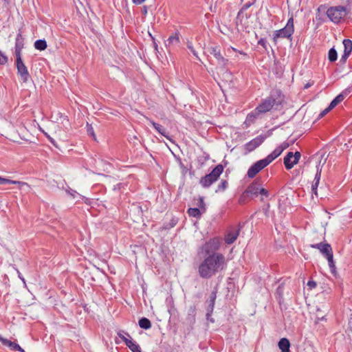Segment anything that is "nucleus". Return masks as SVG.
Returning <instances> with one entry per match:
<instances>
[{
    "mask_svg": "<svg viewBox=\"0 0 352 352\" xmlns=\"http://www.w3.org/2000/svg\"><path fill=\"white\" fill-rule=\"evenodd\" d=\"M259 194L263 195V196H265V197H267L269 196V192L266 189L262 188L261 186L260 190H259L258 195Z\"/></svg>",
    "mask_w": 352,
    "mask_h": 352,
    "instance_id": "a18cd8bd",
    "label": "nucleus"
},
{
    "mask_svg": "<svg viewBox=\"0 0 352 352\" xmlns=\"http://www.w3.org/2000/svg\"><path fill=\"white\" fill-rule=\"evenodd\" d=\"M211 316H212V315H208V311L206 312V319H207L208 320H210V322H214V319H213V318H211Z\"/></svg>",
    "mask_w": 352,
    "mask_h": 352,
    "instance_id": "4d7b16f0",
    "label": "nucleus"
},
{
    "mask_svg": "<svg viewBox=\"0 0 352 352\" xmlns=\"http://www.w3.org/2000/svg\"><path fill=\"white\" fill-rule=\"evenodd\" d=\"M146 119L149 121V122L152 124V126L154 127V129L162 135L164 136L166 139L171 140L170 137L168 135V133L166 131V129L162 126L161 124L155 122L154 121L151 120L148 118H146Z\"/></svg>",
    "mask_w": 352,
    "mask_h": 352,
    "instance_id": "aec40b11",
    "label": "nucleus"
},
{
    "mask_svg": "<svg viewBox=\"0 0 352 352\" xmlns=\"http://www.w3.org/2000/svg\"><path fill=\"white\" fill-rule=\"evenodd\" d=\"M258 45H261L265 50H267V41L264 38H261L258 41Z\"/></svg>",
    "mask_w": 352,
    "mask_h": 352,
    "instance_id": "79ce46f5",
    "label": "nucleus"
},
{
    "mask_svg": "<svg viewBox=\"0 0 352 352\" xmlns=\"http://www.w3.org/2000/svg\"><path fill=\"white\" fill-rule=\"evenodd\" d=\"M126 346L129 347L132 352H142L139 344L132 340H126Z\"/></svg>",
    "mask_w": 352,
    "mask_h": 352,
    "instance_id": "b1692460",
    "label": "nucleus"
},
{
    "mask_svg": "<svg viewBox=\"0 0 352 352\" xmlns=\"http://www.w3.org/2000/svg\"><path fill=\"white\" fill-rule=\"evenodd\" d=\"M347 14L346 8L342 6H332L326 10V14L331 21L338 24Z\"/></svg>",
    "mask_w": 352,
    "mask_h": 352,
    "instance_id": "39448f33",
    "label": "nucleus"
},
{
    "mask_svg": "<svg viewBox=\"0 0 352 352\" xmlns=\"http://www.w3.org/2000/svg\"><path fill=\"white\" fill-rule=\"evenodd\" d=\"M250 198L249 195L248 194H245V190L241 194L239 199V203L240 204H244L246 203L248 199Z\"/></svg>",
    "mask_w": 352,
    "mask_h": 352,
    "instance_id": "4c0bfd02",
    "label": "nucleus"
},
{
    "mask_svg": "<svg viewBox=\"0 0 352 352\" xmlns=\"http://www.w3.org/2000/svg\"><path fill=\"white\" fill-rule=\"evenodd\" d=\"M34 45L36 50L40 51L45 50L47 47V42L45 39H39L36 41Z\"/></svg>",
    "mask_w": 352,
    "mask_h": 352,
    "instance_id": "c756f323",
    "label": "nucleus"
},
{
    "mask_svg": "<svg viewBox=\"0 0 352 352\" xmlns=\"http://www.w3.org/2000/svg\"><path fill=\"white\" fill-rule=\"evenodd\" d=\"M226 267V257L223 254L207 256L198 267V274L202 278H210Z\"/></svg>",
    "mask_w": 352,
    "mask_h": 352,
    "instance_id": "f257e3e1",
    "label": "nucleus"
},
{
    "mask_svg": "<svg viewBox=\"0 0 352 352\" xmlns=\"http://www.w3.org/2000/svg\"><path fill=\"white\" fill-rule=\"evenodd\" d=\"M327 259L328 261L329 266L331 270L332 274H335L336 272V265L333 261V254L331 253L329 256H327Z\"/></svg>",
    "mask_w": 352,
    "mask_h": 352,
    "instance_id": "473e14b6",
    "label": "nucleus"
},
{
    "mask_svg": "<svg viewBox=\"0 0 352 352\" xmlns=\"http://www.w3.org/2000/svg\"><path fill=\"white\" fill-rule=\"evenodd\" d=\"M197 206H199V209L202 211V212H206V208L203 197H199Z\"/></svg>",
    "mask_w": 352,
    "mask_h": 352,
    "instance_id": "e433bc0d",
    "label": "nucleus"
},
{
    "mask_svg": "<svg viewBox=\"0 0 352 352\" xmlns=\"http://www.w3.org/2000/svg\"><path fill=\"white\" fill-rule=\"evenodd\" d=\"M326 6L325 5H320L318 9H317V12H316V19L317 21H320L321 22H323L324 21V18H323V16L322 14H321V12H326Z\"/></svg>",
    "mask_w": 352,
    "mask_h": 352,
    "instance_id": "cd10ccee",
    "label": "nucleus"
},
{
    "mask_svg": "<svg viewBox=\"0 0 352 352\" xmlns=\"http://www.w3.org/2000/svg\"><path fill=\"white\" fill-rule=\"evenodd\" d=\"M241 230V228H234L232 227L230 228V230L227 232L226 234L225 235L224 240L225 243L228 245L232 244L239 236V232Z\"/></svg>",
    "mask_w": 352,
    "mask_h": 352,
    "instance_id": "ddd939ff",
    "label": "nucleus"
},
{
    "mask_svg": "<svg viewBox=\"0 0 352 352\" xmlns=\"http://www.w3.org/2000/svg\"><path fill=\"white\" fill-rule=\"evenodd\" d=\"M217 289L215 288L210 294L209 300H207L208 307L206 311H208V315H212L215 304V300L217 298Z\"/></svg>",
    "mask_w": 352,
    "mask_h": 352,
    "instance_id": "a211bd4d",
    "label": "nucleus"
},
{
    "mask_svg": "<svg viewBox=\"0 0 352 352\" xmlns=\"http://www.w3.org/2000/svg\"><path fill=\"white\" fill-rule=\"evenodd\" d=\"M311 247L319 250L325 257L333 253L331 246L329 243H319L312 244Z\"/></svg>",
    "mask_w": 352,
    "mask_h": 352,
    "instance_id": "2eb2a0df",
    "label": "nucleus"
},
{
    "mask_svg": "<svg viewBox=\"0 0 352 352\" xmlns=\"http://www.w3.org/2000/svg\"><path fill=\"white\" fill-rule=\"evenodd\" d=\"M289 144L287 142H283L278 146H277L270 154H269L265 159L269 163V164L277 158L283 153L284 150L289 147Z\"/></svg>",
    "mask_w": 352,
    "mask_h": 352,
    "instance_id": "9b49d317",
    "label": "nucleus"
},
{
    "mask_svg": "<svg viewBox=\"0 0 352 352\" xmlns=\"http://www.w3.org/2000/svg\"><path fill=\"white\" fill-rule=\"evenodd\" d=\"M342 43L344 48V52L351 54L352 52V41L350 39H344Z\"/></svg>",
    "mask_w": 352,
    "mask_h": 352,
    "instance_id": "2f4dec72",
    "label": "nucleus"
},
{
    "mask_svg": "<svg viewBox=\"0 0 352 352\" xmlns=\"http://www.w3.org/2000/svg\"><path fill=\"white\" fill-rule=\"evenodd\" d=\"M276 294L279 295L280 297H281L283 294V288L280 286H278L276 289Z\"/></svg>",
    "mask_w": 352,
    "mask_h": 352,
    "instance_id": "3c124183",
    "label": "nucleus"
},
{
    "mask_svg": "<svg viewBox=\"0 0 352 352\" xmlns=\"http://www.w3.org/2000/svg\"><path fill=\"white\" fill-rule=\"evenodd\" d=\"M349 56L350 54L343 52V54L340 59V62L342 64H344Z\"/></svg>",
    "mask_w": 352,
    "mask_h": 352,
    "instance_id": "c03bdc74",
    "label": "nucleus"
},
{
    "mask_svg": "<svg viewBox=\"0 0 352 352\" xmlns=\"http://www.w3.org/2000/svg\"><path fill=\"white\" fill-rule=\"evenodd\" d=\"M187 47L190 50V52L192 53V54L198 58L197 52L195 51V50L193 47L192 43L191 42H188L187 43Z\"/></svg>",
    "mask_w": 352,
    "mask_h": 352,
    "instance_id": "a19ab883",
    "label": "nucleus"
},
{
    "mask_svg": "<svg viewBox=\"0 0 352 352\" xmlns=\"http://www.w3.org/2000/svg\"><path fill=\"white\" fill-rule=\"evenodd\" d=\"M16 271L17 272L19 278L23 282V283H25V280L24 277L22 276L21 273L19 272L18 269H16Z\"/></svg>",
    "mask_w": 352,
    "mask_h": 352,
    "instance_id": "09e8293b",
    "label": "nucleus"
},
{
    "mask_svg": "<svg viewBox=\"0 0 352 352\" xmlns=\"http://www.w3.org/2000/svg\"><path fill=\"white\" fill-rule=\"evenodd\" d=\"M301 154L299 151L288 152L284 157V164L287 170L292 169L294 165L297 164Z\"/></svg>",
    "mask_w": 352,
    "mask_h": 352,
    "instance_id": "9d476101",
    "label": "nucleus"
},
{
    "mask_svg": "<svg viewBox=\"0 0 352 352\" xmlns=\"http://www.w3.org/2000/svg\"><path fill=\"white\" fill-rule=\"evenodd\" d=\"M208 52L214 56L217 61V65L223 70L226 69L229 63L228 59L224 58L221 53V49L219 45H211L208 48Z\"/></svg>",
    "mask_w": 352,
    "mask_h": 352,
    "instance_id": "0eeeda50",
    "label": "nucleus"
},
{
    "mask_svg": "<svg viewBox=\"0 0 352 352\" xmlns=\"http://www.w3.org/2000/svg\"><path fill=\"white\" fill-rule=\"evenodd\" d=\"M223 171V165L218 164L213 168L211 173L206 175L205 176L201 178L199 184L201 185L203 188H206L210 187L213 183L217 181Z\"/></svg>",
    "mask_w": 352,
    "mask_h": 352,
    "instance_id": "20e7f679",
    "label": "nucleus"
},
{
    "mask_svg": "<svg viewBox=\"0 0 352 352\" xmlns=\"http://www.w3.org/2000/svg\"><path fill=\"white\" fill-rule=\"evenodd\" d=\"M67 192L73 197L75 198V195L77 193L76 190L69 189Z\"/></svg>",
    "mask_w": 352,
    "mask_h": 352,
    "instance_id": "8fccbe9b",
    "label": "nucleus"
},
{
    "mask_svg": "<svg viewBox=\"0 0 352 352\" xmlns=\"http://www.w3.org/2000/svg\"><path fill=\"white\" fill-rule=\"evenodd\" d=\"M179 34L177 32H175L174 34L170 36L167 39L168 45L171 44H179Z\"/></svg>",
    "mask_w": 352,
    "mask_h": 352,
    "instance_id": "7c9ffc66",
    "label": "nucleus"
},
{
    "mask_svg": "<svg viewBox=\"0 0 352 352\" xmlns=\"http://www.w3.org/2000/svg\"><path fill=\"white\" fill-rule=\"evenodd\" d=\"M23 41H19V38H16L14 47L15 57L21 56V50L23 48Z\"/></svg>",
    "mask_w": 352,
    "mask_h": 352,
    "instance_id": "5701e85b",
    "label": "nucleus"
},
{
    "mask_svg": "<svg viewBox=\"0 0 352 352\" xmlns=\"http://www.w3.org/2000/svg\"><path fill=\"white\" fill-rule=\"evenodd\" d=\"M188 214L190 217H195L197 219H199L203 213L202 211L197 208H190L187 211Z\"/></svg>",
    "mask_w": 352,
    "mask_h": 352,
    "instance_id": "a878e982",
    "label": "nucleus"
},
{
    "mask_svg": "<svg viewBox=\"0 0 352 352\" xmlns=\"http://www.w3.org/2000/svg\"><path fill=\"white\" fill-rule=\"evenodd\" d=\"M122 187V183H118V184H117L116 185L114 186L113 190H120Z\"/></svg>",
    "mask_w": 352,
    "mask_h": 352,
    "instance_id": "864d4df0",
    "label": "nucleus"
},
{
    "mask_svg": "<svg viewBox=\"0 0 352 352\" xmlns=\"http://www.w3.org/2000/svg\"><path fill=\"white\" fill-rule=\"evenodd\" d=\"M260 113L256 111V108L248 114L246 119L243 123L245 127H249L252 124L254 123Z\"/></svg>",
    "mask_w": 352,
    "mask_h": 352,
    "instance_id": "6ab92c4d",
    "label": "nucleus"
},
{
    "mask_svg": "<svg viewBox=\"0 0 352 352\" xmlns=\"http://www.w3.org/2000/svg\"><path fill=\"white\" fill-rule=\"evenodd\" d=\"M261 186V180L256 179L252 183H251L245 190V194H248L250 197L252 196L256 197L259 193Z\"/></svg>",
    "mask_w": 352,
    "mask_h": 352,
    "instance_id": "4468645a",
    "label": "nucleus"
},
{
    "mask_svg": "<svg viewBox=\"0 0 352 352\" xmlns=\"http://www.w3.org/2000/svg\"><path fill=\"white\" fill-rule=\"evenodd\" d=\"M197 309L195 305H191L189 307L188 310V317L187 319L190 322H195V316H196Z\"/></svg>",
    "mask_w": 352,
    "mask_h": 352,
    "instance_id": "c85d7f7f",
    "label": "nucleus"
},
{
    "mask_svg": "<svg viewBox=\"0 0 352 352\" xmlns=\"http://www.w3.org/2000/svg\"><path fill=\"white\" fill-rule=\"evenodd\" d=\"M347 93L346 91H343L339 95H338L330 103L329 109H333L336 106H337L339 103H340L346 97Z\"/></svg>",
    "mask_w": 352,
    "mask_h": 352,
    "instance_id": "4be33fe9",
    "label": "nucleus"
},
{
    "mask_svg": "<svg viewBox=\"0 0 352 352\" xmlns=\"http://www.w3.org/2000/svg\"><path fill=\"white\" fill-rule=\"evenodd\" d=\"M197 298H200L201 297V294H198L197 295Z\"/></svg>",
    "mask_w": 352,
    "mask_h": 352,
    "instance_id": "680f3d73",
    "label": "nucleus"
},
{
    "mask_svg": "<svg viewBox=\"0 0 352 352\" xmlns=\"http://www.w3.org/2000/svg\"><path fill=\"white\" fill-rule=\"evenodd\" d=\"M278 346L281 352H290V342L287 338H281L278 342Z\"/></svg>",
    "mask_w": 352,
    "mask_h": 352,
    "instance_id": "412c9836",
    "label": "nucleus"
},
{
    "mask_svg": "<svg viewBox=\"0 0 352 352\" xmlns=\"http://www.w3.org/2000/svg\"><path fill=\"white\" fill-rule=\"evenodd\" d=\"M142 14L145 16L148 12V7L146 6H144L142 10Z\"/></svg>",
    "mask_w": 352,
    "mask_h": 352,
    "instance_id": "603ef678",
    "label": "nucleus"
},
{
    "mask_svg": "<svg viewBox=\"0 0 352 352\" xmlns=\"http://www.w3.org/2000/svg\"><path fill=\"white\" fill-rule=\"evenodd\" d=\"M232 49L234 50V51H236V50L234 47H232Z\"/></svg>",
    "mask_w": 352,
    "mask_h": 352,
    "instance_id": "e2e57ef3",
    "label": "nucleus"
},
{
    "mask_svg": "<svg viewBox=\"0 0 352 352\" xmlns=\"http://www.w3.org/2000/svg\"><path fill=\"white\" fill-rule=\"evenodd\" d=\"M294 32V18L292 16L288 20L285 26L278 30H276L273 34V41L274 43H277L278 38H287L292 40V35Z\"/></svg>",
    "mask_w": 352,
    "mask_h": 352,
    "instance_id": "7ed1b4c3",
    "label": "nucleus"
},
{
    "mask_svg": "<svg viewBox=\"0 0 352 352\" xmlns=\"http://www.w3.org/2000/svg\"><path fill=\"white\" fill-rule=\"evenodd\" d=\"M321 171L322 169L320 168V164L316 166V173L315 175L314 179L313 181L312 185H311V190L312 192L316 195L318 196V186L320 183V177H321Z\"/></svg>",
    "mask_w": 352,
    "mask_h": 352,
    "instance_id": "f3484780",
    "label": "nucleus"
},
{
    "mask_svg": "<svg viewBox=\"0 0 352 352\" xmlns=\"http://www.w3.org/2000/svg\"><path fill=\"white\" fill-rule=\"evenodd\" d=\"M0 342L2 343V344L8 346L11 350L14 351L24 352V350L17 343L4 338L1 335Z\"/></svg>",
    "mask_w": 352,
    "mask_h": 352,
    "instance_id": "dca6fc26",
    "label": "nucleus"
},
{
    "mask_svg": "<svg viewBox=\"0 0 352 352\" xmlns=\"http://www.w3.org/2000/svg\"><path fill=\"white\" fill-rule=\"evenodd\" d=\"M8 57L0 50V65H4L8 63Z\"/></svg>",
    "mask_w": 352,
    "mask_h": 352,
    "instance_id": "58836bf2",
    "label": "nucleus"
},
{
    "mask_svg": "<svg viewBox=\"0 0 352 352\" xmlns=\"http://www.w3.org/2000/svg\"><path fill=\"white\" fill-rule=\"evenodd\" d=\"M221 245V239L219 237H214L209 239L201 247L202 252H204L207 256L211 255L212 254H219L217 252Z\"/></svg>",
    "mask_w": 352,
    "mask_h": 352,
    "instance_id": "423d86ee",
    "label": "nucleus"
},
{
    "mask_svg": "<svg viewBox=\"0 0 352 352\" xmlns=\"http://www.w3.org/2000/svg\"><path fill=\"white\" fill-rule=\"evenodd\" d=\"M265 135H258L245 144V148L248 152H252L258 147L265 140Z\"/></svg>",
    "mask_w": 352,
    "mask_h": 352,
    "instance_id": "f8f14e48",
    "label": "nucleus"
},
{
    "mask_svg": "<svg viewBox=\"0 0 352 352\" xmlns=\"http://www.w3.org/2000/svg\"><path fill=\"white\" fill-rule=\"evenodd\" d=\"M118 336L122 339V340L126 344V340H131V337L130 334L127 332H124L123 331H119L118 332Z\"/></svg>",
    "mask_w": 352,
    "mask_h": 352,
    "instance_id": "f704fd0d",
    "label": "nucleus"
},
{
    "mask_svg": "<svg viewBox=\"0 0 352 352\" xmlns=\"http://www.w3.org/2000/svg\"><path fill=\"white\" fill-rule=\"evenodd\" d=\"M145 0H132V2L135 5H140Z\"/></svg>",
    "mask_w": 352,
    "mask_h": 352,
    "instance_id": "5fc2aeb1",
    "label": "nucleus"
},
{
    "mask_svg": "<svg viewBox=\"0 0 352 352\" xmlns=\"http://www.w3.org/2000/svg\"><path fill=\"white\" fill-rule=\"evenodd\" d=\"M45 136L48 138V140L52 142L53 144H55L54 140L53 138H52L50 135H48L46 133H45Z\"/></svg>",
    "mask_w": 352,
    "mask_h": 352,
    "instance_id": "13d9d810",
    "label": "nucleus"
},
{
    "mask_svg": "<svg viewBox=\"0 0 352 352\" xmlns=\"http://www.w3.org/2000/svg\"><path fill=\"white\" fill-rule=\"evenodd\" d=\"M240 54H243V55H246V53L245 52H239Z\"/></svg>",
    "mask_w": 352,
    "mask_h": 352,
    "instance_id": "052dcab7",
    "label": "nucleus"
},
{
    "mask_svg": "<svg viewBox=\"0 0 352 352\" xmlns=\"http://www.w3.org/2000/svg\"><path fill=\"white\" fill-rule=\"evenodd\" d=\"M138 324L140 328L145 330L149 329L151 327V321L145 317L141 318L138 321Z\"/></svg>",
    "mask_w": 352,
    "mask_h": 352,
    "instance_id": "bb28decb",
    "label": "nucleus"
},
{
    "mask_svg": "<svg viewBox=\"0 0 352 352\" xmlns=\"http://www.w3.org/2000/svg\"><path fill=\"white\" fill-rule=\"evenodd\" d=\"M16 38H19V41H23L21 31H19V32L17 34Z\"/></svg>",
    "mask_w": 352,
    "mask_h": 352,
    "instance_id": "6e6d98bb",
    "label": "nucleus"
},
{
    "mask_svg": "<svg viewBox=\"0 0 352 352\" xmlns=\"http://www.w3.org/2000/svg\"><path fill=\"white\" fill-rule=\"evenodd\" d=\"M313 82H308L304 86V89H308L313 85Z\"/></svg>",
    "mask_w": 352,
    "mask_h": 352,
    "instance_id": "bf43d9fd",
    "label": "nucleus"
},
{
    "mask_svg": "<svg viewBox=\"0 0 352 352\" xmlns=\"http://www.w3.org/2000/svg\"><path fill=\"white\" fill-rule=\"evenodd\" d=\"M228 186V183L226 180H221L220 184L218 185L217 188L215 190V192H223L226 190Z\"/></svg>",
    "mask_w": 352,
    "mask_h": 352,
    "instance_id": "c9c22d12",
    "label": "nucleus"
},
{
    "mask_svg": "<svg viewBox=\"0 0 352 352\" xmlns=\"http://www.w3.org/2000/svg\"><path fill=\"white\" fill-rule=\"evenodd\" d=\"M87 131L88 135L92 136L94 138V140H96V135L94 133V129L92 126L88 123L87 124Z\"/></svg>",
    "mask_w": 352,
    "mask_h": 352,
    "instance_id": "ea45409f",
    "label": "nucleus"
},
{
    "mask_svg": "<svg viewBox=\"0 0 352 352\" xmlns=\"http://www.w3.org/2000/svg\"><path fill=\"white\" fill-rule=\"evenodd\" d=\"M252 4H253V3H251V2H248V3H245L242 6L241 9L240 10L239 14H240V13H241L242 12L248 10Z\"/></svg>",
    "mask_w": 352,
    "mask_h": 352,
    "instance_id": "37998d69",
    "label": "nucleus"
},
{
    "mask_svg": "<svg viewBox=\"0 0 352 352\" xmlns=\"http://www.w3.org/2000/svg\"><path fill=\"white\" fill-rule=\"evenodd\" d=\"M283 100V96L281 91L280 90H274L256 107V109L260 114L265 113L270 111L274 106L281 104Z\"/></svg>",
    "mask_w": 352,
    "mask_h": 352,
    "instance_id": "f03ea898",
    "label": "nucleus"
},
{
    "mask_svg": "<svg viewBox=\"0 0 352 352\" xmlns=\"http://www.w3.org/2000/svg\"><path fill=\"white\" fill-rule=\"evenodd\" d=\"M338 54L337 51L334 47H332L329 50L328 53V58L330 62H334L337 60Z\"/></svg>",
    "mask_w": 352,
    "mask_h": 352,
    "instance_id": "72a5a7b5",
    "label": "nucleus"
},
{
    "mask_svg": "<svg viewBox=\"0 0 352 352\" xmlns=\"http://www.w3.org/2000/svg\"><path fill=\"white\" fill-rule=\"evenodd\" d=\"M15 65L17 69V74L20 76L23 82H27L30 78V73L27 67L25 65L21 56L16 57Z\"/></svg>",
    "mask_w": 352,
    "mask_h": 352,
    "instance_id": "6e6552de",
    "label": "nucleus"
},
{
    "mask_svg": "<svg viewBox=\"0 0 352 352\" xmlns=\"http://www.w3.org/2000/svg\"><path fill=\"white\" fill-rule=\"evenodd\" d=\"M307 286H309L310 289L315 288L316 287V283L314 280H309Z\"/></svg>",
    "mask_w": 352,
    "mask_h": 352,
    "instance_id": "de8ad7c7",
    "label": "nucleus"
},
{
    "mask_svg": "<svg viewBox=\"0 0 352 352\" xmlns=\"http://www.w3.org/2000/svg\"><path fill=\"white\" fill-rule=\"evenodd\" d=\"M6 184H19L21 186H23V185H26L27 184L25 182L11 180L10 179L0 177V185H6Z\"/></svg>",
    "mask_w": 352,
    "mask_h": 352,
    "instance_id": "393cba45",
    "label": "nucleus"
},
{
    "mask_svg": "<svg viewBox=\"0 0 352 352\" xmlns=\"http://www.w3.org/2000/svg\"><path fill=\"white\" fill-rule=\"evenodd\" d=\"M269 163L264 158L253 164L248 169L247 175L249 178H254L261 170L267 166Z\"/></svg>",
    "mask_w": 352,
    "mask_h": 352,
    "instance_id": "1a4fd4ad",
    "label": "nucleus"
},
{
    "mask_svg": "<svg viewBox=\"0 0 352 352\" xmlns=\"http://www.w3.org/2000/svg\"><path fill=\"white\" fill-rule=\"evenodd\" d=\"M332 109H329V106L324 109L319 115L318 118H321L324 116L328 112H329Z\"/></svg>",
    "mask_w": 352,
    "mask_h": 352,
    "instance_id": "49530a36",
    "label": "nucleus"
}]
</instances>
